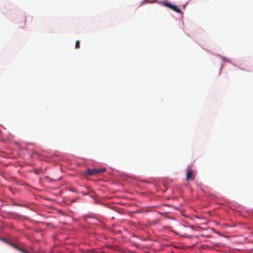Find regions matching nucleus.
<instances>
[{
	"instance_id": "f257e3e1",
	"label": "nucleus",
	"mask_w": 253,
	"mask_h": 253,
	"mask_svg": "<svg viewBox=\"0 0 253 253\" xmlns=\"http://www.w3.org/2000/svg\"><path fill=\"white\" fill-rule=\"evenodd\" d=\"M162 4L166 7H168L177 13H181V10L178 8L176 5L172 4L167 1L162 2Z\"/></svg>"
},
{
	"instance_id": "f03ea898",
	"label": "nucleus",
	"mask_w": 253,
	"mask_h": 253,
	"mask_svg": "<svg viewBox=\"0 0 253 253\" xmlns=\"http://www.w3.org/2000/svg\"><path fill=\"white\" fill-rule=\"evenodd\" d=\"M105 171V169H88L87 170L86 174L89 175H96L100 173H102Z\"/></svg>"
},
{
	"instance_id": "7ed1b4c3",
	"label": "nucleus",
	"mask_w": 253,
	"mask_h": 253,
	"mask_svg": "<svg viewBox=\"0 0 253 253\" xmlns=\"http://www.w3.org/2000/svg\"><path fill=\"white\" fill-rule=\"evenodd\" d=\"M194 179L193 171L191 168H188L187 169L186 180L193 181Z\"/></svg>"
},
{
	"instance_id": "20e7f679",
	"label": "nucleus",
	"mask_w": 253,
	"mask_h": 253,
	"mask_svg": "<svg viewBox=\"0 0 253 253\" xmlns=\"http://www.w3.org/2000/svg\"><path fill=\"white\" fill-rule=\"evenodd\" d=\"M14 246L16 249H17L19 251H21L23 253H28V252L26 251H25V250H24L22 248H19L17 245H15Z\"/></svg>"
},
{
	"instance_id": "39448f33",
	"label": "nucleus",
	"mask_w": 253,
	"mask_h": 253,
	"mask_svg": "<svg viewBox=\"0 0 253 253\" xmlns=\"http://www.w3.org/2000/svg\"><path fill=\"white\" fill-rule=\"evenodd\" d=\"M22 21L23 22L24 24L23 26H20L21 28H24L25 26V23H26V19L25 18H23L22 19Z\"/></svg>"
},
{
	"instance_id": "423d86ee",
	"label": "nucleus",
	"mask_w": 253,
	"mask_h": 253,
	"mask_svg": "<svg viewBox=\"0 0 253 253\" xmlns=\"http://www.w3.org/2000/svg\"><path fill=\"white\" fill-rule=\"evenodd\" d=\"M79 47V41H77L76 42V48Z\"/></svg>"
},
{
	"instance_id": "0eeeda50",
	"label": "nucleus",
	"mask_w": 253,
	"mask_h": 253,
	"mask_svg": "<svg viewBox=\"0 0 253 253\" xmlns=\"http://www.w3.org/2000/svg\"><path fill=\"white\" fill-rule=\"evenodd\" d=\"M0 240L3 241V242H6V240L4 238H0Z\"/></svg>"
}]
</instances>
